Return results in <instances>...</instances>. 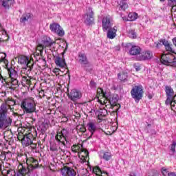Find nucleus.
Returning a JSON list of instances; mask_svg holds the SVG:
<instances>
[{
  "mask_svg": "<svg viewBox=\"0 0 176 176\" xmlns=\"http://www.w3.org/2000/svg\"><path fill=\"white\" fill-rule=\"evenodd\" d=\"M98 102L100 105H105L106 108H115L119 105L118 101L119 96L117 94H111L109 91H104V90L100 88L98 90Z\"/></svg>",
  "mask_w": 176,
  "mask_h": 176,
  "instance_id": "nucleus-1",
  "label": "nucleus"
},
{
  "mask_svg": "<svg viewBox=\"0 0 176 176\" xmlns=\"http://www.w3.org/2000/svg\"><path fill=\"white\" fill-rule=\"evenodd\" d=\"M21 108L23 113H34L36 111V105L33 99H25L21 102Z\"/></svg>",
  "mask_w": 176,
  "mask_h": 176,
  "instance_id": "nucleus-2",
  "label": "nucleus"
},
{
  "mask_svg": "<svg viewBox=\"0 0 176 176\" xmlns=\"http://www.w3.org/2000/svg\"><path fill=\"white\" fill-rule=\"evenodd\" d=\"M69 135V132L68 130L63 129L61 131L57 132L55 136V140L58 142V145H62V146H65L69 141H68V137Z\"/></svg>",
  "mask_w": 176,
  "mask_h": 176,
  "instance_id": "nucleus-3",
  "label": "nucleus"
},
{
  "mask_svg": "<svg viewBox=\"0 0 176 176\" xmlns=\"http://www.w3.org/2000/svg\"><path fill=\"white\" fill-rule=\"evenodd\" d=\"M131 96L133 98L135 102H140V100H142L144 96V89L142 86H134L131 91Z\"/></svg>",
  "mask_w": 176,
  "mask_h": 176,
  "instance_id": "nucleus-4",
  "label": "nucleus"
},
{
  "mask_svg": "<svg viewBox=\"0 0 176 176\" xmlns=\"http://www.w3.org/2000/svg\"><path fill=\"white\" fill-rule=\"evenodd\" d=\"M1 61L4 63L6 67H7V69L9 75L8 79H16L19 78V74H17V72H16V70H14V69H13V67H10V68L8 67V65L9 64V62L8 61V60H6V54H3V56L1 58Z\"/></svg>",
  "mask_w": 176,
  "mask_h": 176,
  "instance_id": "nucleus-5",
  "label": "nucleus"
},
{
  "mask_svg": "<svg viewBox=\"0 0 176 176\" xmlns=\"http://www.w3.org/2000/svg\"><path fill=\"white\" fill-rule=\"evenodd\" d=\"M50 30L52 31V32H54V34H56L58 36H64V35H65L64 29H63L60 24L57 23H53L50 24Z\"/></svg>",
  "mask_w": 176,
  "mask_h": 176,
  "instance_id": "nucleus-6",
  "label": "nucleus"
},
{
  "mask_svg": "<svg viewBox=\"0 0 176 176\" xmlns=\"http://www.w3.org/2000/svg\"><path fill=\"white\" fill-rule=\"evenodd\" d=\"M165 93L166 96V100L165 101V104H170L171 101L175 100L176 94L174 92V89L170 86L165 87Z\"/></svg>",
  "mask_w": 176,
  "mask_h": 176,
  "instance_id": "nucleus-7",
  "label": "nucleus"
},
{
  "mask_svg": "<svg viewBox=\"0 0 176 176\" xmlns=\"http://www.w3.org/2000/svg\"><path fill=\"white\" fill-rule=\"evenodd\" d=\"M153 57V53L151 51H146L140 52L138 55L136 56L135 59L137 61H146L151 60Z\"/></svg>",
  "mask_w": 176,
  "mask_h": 176,
  "instance_id": "nucleus-8",
  "label": "nucleus"
},
{
  "mask_svg": "<svg viewBox=\"0 0 176 176\" xmlns=\"http://www.w3.org/2000/svg\"><path fill=\"white\" fill-rule=\"evenodd\" d=\"M112 17H111L110 16L103 17L102 21V27L104 32L105 31H108L110 28H112Z\"/></svg>",
  "mask_w": 176,
  "mask_h": 176,
  "instance_id": "nucleus-9",
  "label": "nucleus"
},
{
  "mask_svg": "<svg viewBox=\"0 0 176 176\" xmlns=\"http://www.w3.org/2000/svg\"><path fill=\"white\" fill-rule=\"evenodd\" d=\"M161 63L164 65H174V55L171 54H163L161 56Z\"/></svg>",
  "mask_w": 176,
  "mask_h": 176,
  "instance_id": "nucleus-10",
  "label": "nucleus"
},
{
  "mask_svg": "<svg viewBox=\"0 0 176 176\" xmlns=\"http://www.w3.org/2000/svg\"><path fill=\"white\" fill-rule=\"evenodd\" d=\"M83 21L87 25L93 24V21H94V12H93L91 8H88L87 14H85L83 16Z\"/></svg>",
  "mask_w": 176,
  "mask_h": 176,
  "instance_id": "nucleus-11",
  "label": "nucleus"
},
{
  "mask_svg": "<svg viewBox=\"0 0 176 176\" xmlns=\"http://www.w3.org/2000/svg\"><path fill=\"white\" fill-rule=\"evenodd\" d=\"M78 63L84 67V69H85V71H87V68H86V67H90V63H89V60H87V56L85 53H78Z\"/></svg>",
  "mask_w": 176,
  "mask_h": 176,
  "instance_id": "nucleus-12",
  "label": "nucleus"
},
{
  "mask_svg": "<svg viewBox=\"0 0 176 176\" xmlns=\"http://www.w3.org/2000/svg\"><path fill=\"white\" fill-rule=\"evenodd\" d=\"M67 96L69 98L74 102L75 101H78V100H80V98H82V93L78 91V89H72Z\"/></svg>",
  "mask_w": 176,
  "mask_h": 176,
  "instance_id": "nucleus-13",
  "label": "nucleus"
},
{
  "mask_svg": "<svg viewBox=\"0 0 176 176\" xmlns=\"http://www.w3.org/2000/svg\"><path fill=\"white\" fill-rule=\"evenodd\" d=\"M5 82L11 90H14V89L19 87V80L17 78H7Z\"/></svg>",
  "mask_w": 176,
  "mask_h": 176,
  "instance_id": "nucleus-14",
  "label": "nucleus"
},
{
  "mask_svg": "<svg viewBox=\"0 0 176 176\" xmlns=\"http://www.w3.org/2000/svg\"><path fill=\"white\" fill-rule=\"evenodd\" d=\"M72 151L76 153L78 152L79 155H82V157H87L89 156V151L85 148H80V146L74 145L72 146Z\"/></svg>",
  "mask_w": 176,
  "mask_h": 176,
  "instance_id": "nucleus-15",
  "label": "nucleus"
},
{
  "mask_svg": "<svg viewBox=\"0 0 176 176\" xmlns=\"http://www.w3.org/2000/svg\"><path fill=\"white\" fill-rule=\"evenodd\" d=\"M56 45V42L52 40L50 37H44L40 44L41 46H43V48L45 47H53V45Z\"/></svg>",
  "mask_w": 176,
  "mask_h": 176,
  "instance_id": "nucleus-16",
  "label": "nucleus"
},
{
  "mask_svg": "<svg viewBox=\"0 0 176 176\" xmlns=\"http://www.w3.org/2000/svg\"><path fill=\"white\" fill-rule=\"evenodd\" d=\"M15 3V0H0L2 8L6 11L9 10V9H12Z\"/></svg>",
  "mask_w": 176,
  "mask_h": 176,
  "instance_id": "nucleus-17",
  "label": "nucleus"
},
{
  "mask_svg": "<svg viewBox=\"0 0 176 176\" xmlns=\"http://www.w3.org/2000/svg\"><path fill=\"white\" fill-rule=\"evenodd\" d=\"M60 173L63 176H76V172L75 170L70 167H63L61 169Z\"/></svg>",
  "mask_w": 176,
  "mask_h": 176,
  "instance_id": "nucleus-18",
  "label": "nucleus"
},
{
  "mask_svg": "<svg viewBox=\"0 0 176 176\" xmlns=\"http://www.w3.org/2000/svg\"><path fill=\"white\" fill-rule=\"evenodd\" d=\"M32 68H34V62H30L26 65V67H23L21 70V75L23 76V75H30L31 74V71H32Z\"/></svg>",
  "mask_w": 176,
  "mask_h": 176,
  "instance_id": "nucleus-19",
  "label": "nucleus"
},
{
  "mask_svg": "<svg viewBox=\"0 0 176 176\" xmlns=\"http://www.w3.org/2000/svg\"><path fill=\"white\" fill-rule=\"evenodd\" d=\"M12 124V120L6 118V116H0V128L9 127Z\"/></svg>",
  "mask_w": 176,
  "mask_h": 176,
  "instance_id": "nucleus-20",
  "label": "nucleus"
},
{
  "mask_svg": "<svg viewBox=\"0 0 176 176\" xmlns=\"http://www.w3.org/2000/svg\"><path fill=\"white\" fill-rule=\"evenodd\" d=\"M87 127L88 129V131L91 133V135L89 138H91V136H93L94 135V133L97 131V123L94 122H89L87 125Z\"/></svg>",
  "mask_w": 176,
  "mask_h": 176,
  "instance_id": "nucleus-21",
  "label": "nucleus"
},
{
  "mask_svg": "<svg viewBox=\"0 0 176 176\" xmlns=\"http://www.w3.org/2000/svg\"><path fill=\"white\" fill-rule=\"evenodd\" d=\"M54 63L59 68H67V63H65V59L62 58L60 56H57L54 59Z\"/></svg>",
  "mask_w": 176,
  "mask_h": 176,
  "instance_id": "nucleus-22",
  "label": "nucleus"
},
{
  "mask_svg": "<svg viewBox=\"0 0 176 176\" xmlns=\"http://www.w3.org/2000/svg\"><path fill=\"white\" fill-rule=\"evenodd\" d=\"M18 63L21 65H28L30 63H34V61L30 60V58L24 55H21L18 57Z\"/></svg>",
  "mask_w": 176,
  "mask_h": 176,
  "instance_id": "nucleus-23",
  "label": "nucleus"
},
{
  "mask_svg": "<svg viewBox=\"0 0 176 176\" xmlns=\"http://www.w3.org/2000/svg\"><path fill=\"white\" fill-rule=\"evenodd\" d=\"M107 36L109 39H115L116 38V32L118 31V27L115 26L107 30Z\"/></svg>",
  "mask_w": 176,
  "mask_h": 176,
  "instance_id": "nucleus-24",
  "label": "nucleus"
},
{
  "mask_svg": "<svg viewBox=\"0 0 176 176\" xmlns=\"http://www.w3.org/2000/svg\"><path fill=\"white\" fill-rule=\"evenodd\" d=\"M35 140L34 135L32 133H28L25 135L23 142L25 144V146H30L32 144V142Z\"/></svg>",
  "mask_w": 176,
  "mask_h": 176,
  "instance_id": "nucleus-25",
  "label": "nucleus"
},
{
  "mask_svg": "<svg viewBox=\"0 0 176 176\" xmlns=\"http://www.w3.org/2000/svg\"><path fill=\"white\" fill-rule=\"evenodd\" d=\"M30 163H32V164H30L28 165V171H31V170H32L36 168V167H38V164H39V163L38 162V160H35V159H34V158H30Z\"/></svg>",
  "mask_w": 176,
  "mask_h": 176,
  "instance_id": "nucleus-26",
  "label": "nucleus"
},
{
  "mask_svg": "<svg viewBox=\"0 0 176 176\" xmlns=\"http://www.w3.org/2000/svg\"><path fill=\"white\" fill-rule=\"evenodd\" d=\"M8 109H12V107H9V105L6 104H1L0 107V116H6V113H8Z\"/></svg>",
  "mask_w": 176,
  "mask_h": 176,
  "instance_id": "nucleus-27",
  "label": "nucleus"
},
{
  "mask_svg": "<svg viewBox=\"0 0 176 176\" xmlns=\"http://www.w3.org/2000/svg\"><path fill=\"white\" fill-rule=\"evenodd\" d=\"M34 56L36 58H38L40 56L41 57H43V47L40 44L36 47Z\"/></svg>",
  "mask_w": 176,
  "mask_h": 176,
  "instance_id": "nucleus-28",
  "label": "nucleus"
},
{
  "mask_svg": "<svg viewBox=\"0 0 176 176\" xmlns=\"http://www.w3.org/2000/svg\"><path fill=\"white\" fill-rule=\"evenodd\" d=\"M129 53L131 56H138L141 53V48L139 46H132Z\"/></svg>",
  "mask_w": 176,
  "mask_h": 176,
  "instance_id": "nucleus-29",
  "label": "nucleus"
},
{
  "mask_svg": "<svg viewBox=\"0 0 176 176\" xmlns=\"http://www.w3.org/2000/svg\"><path fill=\"white\" fill-rule=\"evenodd\" d=\"M32 17V14L30 13H25L22 15V16L20 19V23H22V24H25L26 21H28Z\"/></svg>",
  "mask_w": 176,
  "mask_h": 176,
  "instance_id": "nucleus-30",
  "label": "nucleus"
},
{
  "mask_svg": "<svg viewBox=\"0 0 176 176\" xmlns=\"http://www.w3.org/2000/svg\"><path fill=\"white\" fill-rule=\"evenodd\" d=\"M102 159L106 162H108L112 159V153L111 152H104L103 153Z\"/></svg>",
  "mask_w": 176,
  "mask_h": 176,
  "instance_id": "nucleus-31",
  "label": "nucleus"
},
{
  "mask_svg": "<svg viewBox=\"0 0 176 176\" xmlns=\"http://www.w3.org/2000/svg\"><path fill=\"white\" fill-rule=\"evenodd\" d=\"M107 109H108V107L105 106L100 109L99 110L100 116H107V115H108V111H107Z\"/></svg>",
  "mask_w": 176,
  "mask_h": 176,
  "instance_id": "nucleus-32",
  "label": "nucleus"
},
{
  "mask_svg": "<svg viewBox=\"0 0 176 176\" xmlns=\"http://www.w3.org/2000/svg\"><path fill=\"white\" fill-rule=\"evenodd\" d=\"M118 8L120 10H126L129 8V5L125 1H120Z\"/></svg>",
  "mask_w": 176,
  "mask_h": 176,
  "instance_id": "nucleus-33",
  "label": "nucleus"
},
{
  "mask_svg": "<svg viewBox=\"0 0 176 176\" xmlns=\"http://www.w3.org/2000/svg\"><path fill=\"white\" fill-rule=\"evenodd\" d=\"M120 80H126L127 79V72H122L118 74Z\"/></svg>",
  "mask_w": 176,
  "mask_h": 176,
  "instance_id": "nucleus-34",
  "label": "nucleus"
},
{
  "mask_svg": "<svg viewBox=\"0 0 176 176\" xmlns=\"http://www.w3.org/2000/svg\"><path fill=\"white\" fill-rule=\"evenodd\" d=\"M6 105H8V107H12L13 105H16V101H14V100L8 98L6 100Z\"/></svg>",
  "mask_w": 176,
  "mask_h": 176,
  "instance_id": "nucleus-35",
  "label": "nucleus"
},
{
  "mask_svg": "<svg viewBox=\"0 0 176 176\" xmlns=\"http://www.w3.org/2000/svg\"><path fill=\"white\" fill-rule=\"evenodd\" d=\"M28 169L25 167L22 166V168L19 170V172L16 173V176H24V174H26Z\"/></svg>",
  "mask_w": 176,
  "mask_h": 176,
  "instance_id": "nucleus-36",
  "label": "nucleus"
},
{
  "mask_svg": "<svg viewBox=\"0 0 176 176\" xmlns=\"http://www.w3.org/2000/svg\"><path fill=\"white\" fill-rule=\"evenodd\" d=\"M93 173L98 176H102V172L101 171V169H100V168L98 166H96L93 168Z\"/></svg>",
  "mask_w": 176,
  "mask_h": 176,
  "instance_id": "nucleus-37",
  "label": "nucleus"
},
{
  "mask_svg": "<svg viewBox=\"0 0 176 176\" xmlns=\"http://www.w3.org/2000/svg\"><path fill=\"white\" fill-rule=\"evenodd\" d=\"M138 14L137 13H130L129 14V19H131V21H134V20H136Z\"/></svg>",
  "mask_w": 176,
  "mask_h": 176,
  "instance_id": "nucleus-38",
  "label": "nucleus"
},
{
  "mask_svg": "<svg viewBox=\"0 0 176 176\" xmlns=\"http://www.w3.org/2000/svg\"><path fill=\"white\" fill-rule=\"evenodd\" d=\"M129 38H132L133 39H135L137 38V33L134 30H131L129 33Z\"/></svg>",
  "mask_w": 176,
  "mask_h": 176,
  "instance_id": "nucleus-39",
  "label": "nucleus"
},
{
  "mask_svg": "<svg viewBox=\"0 0 176 176\" xmlns=\"http://www.w3.org/2000/svg\"><path fill=\"white\" fill-rule=\"evenodd\" d=\"M24 138H25V135L23 133H20L18 134V140H19V141H23V142Z\"/></svg>",
  "mask_w": 176,
  "mask_h": 176,
  "instance_id": "nucleus-40",
  "label": "nucleus"
},
{
  "mask_svg": "<svg viewBox=\"0 0 176 176\" xmlns=\"http://www.w3.org/2000/svg\"><path fill=\"white\" fill-rule=\"evenodd\" d=\"M60 72H64V71L60 70V69H58V68H55V69H54V70H53L54 74H56V76H58V75H60Z\"/></svg>",
  "mask_w": 176,
  "mask_h": 176,
  "instance_id": "nucleus-41",
  "label": "nucleus"
},
{
  "mask_svg": "<svg viewBox=\"0 0 176 176\" xmlns=\"http://www.w3.org/2000/svg\"><path fill=\"white\" fill-rule=\"evenodd\" d=\"M50 149L52 152H57V151H58L57 146H56L55 144L51 145L50 147Z\"/></svg>",
  "mask_w": 176,
  "mask_h": 176,
  "instance_id": "nucleus-42",
  "label": "nucleus"
},
{
  "mask_svg": "<svg viewBox=\"0 0 176 176\" xmlns=\"http://www.w3.org/2000/svg\"><path fill=\"white\" fill-rule=\"evenodd\" d=\"M165 49L167 52H170V53H174V51H173V47H171V45H168L165 47Z\"/></svg>",
  "mask_w": 176,
  "mask_h": 176,
  "instance_id": "nucleus-43",
  "label": "nucleus"
},
{
  "mask_svg": "<svg viewBox=\"0 0 176 176\" xmlns=\"http://www.w3.org/2000/svg\"><path fill=\"white\" fill-rule=\"evenodd\" d=\"M161 43L165 47H166V46H167L170 44V43H168V41H167L166 39H161Z\"/></svg>",
  "mask_w": 176,
  "mask_h": 176,
  "instance_id": "nucleus-44",
  "label": "nucleus"
},
{
  "mask_svg": "<svg viewBox=\"0 0 176 176\" xmlns=\"http://www.w3.org/2000/svg\"><path fill=\"white\" fill-rule=\"evenodd\" d=\"M154 45H155V47H157V49H160V47L163 46L161 40H160L158 43H155Z\"/></svg>",
  "mask_w": 176,
  "mask_h": 176,
  "instance_id": "nucleus-45",
  "label": "nucleus"
},
{
  "mask_svg": "<svg viewBox=\"0 0 176 176\" xmlns=\"http://www.w3.org/2000/svg\"><path fill=\"white\" fill-rule=\"evenodd\" d=\"M162 175L166 176V175H168V170H167V169H166V168H162Z\"/></svg>",
  "mask_w": 176,
  "mask_h": 176,
  "instance_id": "nucleus-46",
  "label": "nucleus"
},
{
  "mask_svg": "<svg viewBox=\"0 0 176 176\" xmlns=\"http://www.w3.org/2000/svg\"><path fill=\"white\" fill-rule=\"evenodd\" d=\"M176 142H173L170 146V151L175 152Z\"/></svg>",
  "mask_w": 176,
  "mask_h": 176,
  "instance_id": "nucleus-47",
  "label": "nucleus"
},
{
  "mask_svg": "<svg viewBox=\"0 0 176 176\" xmlns=\"http://www.w3.org/2000/svg\"><path fill=\"white\" fill-rule=\"evenodd\" d=\"M134 68L135 71H141V66L137 63L134 65Z\"/></svg>",
  "mask_w": 176,
  "mask_h": 176,
  "instance_id": "nucleus-48",
  "label": "nucleus"
},
{
  "mask_svg": "<svg viewBox=\"0 0 176 176\" xmlns=\"http://www.w3.org/2000/svg\"><path fill=\"white\" fill-rule=\"evenodd\" d=\"M169 3L172 6H176V0H169Z\"/></svg>",
  "mask_w": 176,
  "mask_h": 176,
  "instance_id": "nucleus-49",
  "label": "nucleus"
},
{
  "mask_svg": "<svg viewBox=\"0 0 176 176\" xmlns=\"http://www.w3.org/2000/svg\"><path fill=\"white\" fill-rule=\"evenodd\" d=\"M30 145L31 146V148H32L33 149H35V148H36V143H34V141L32 142V144Z\"/></svg>",
  "mask_w": 176,
  "mask_h": 176,
  "instance_id": "nucleus-50",
  "label": "nucleus"
},
{
  "mask_svg": "<svg viewBox=\"0 0 176 176\" xmlns=\"http://www.w3.org/2000/svg\"><path fill=\"white\" fill-rule=\"evenodd\" d=\"M43 126H44V128L42 129V130H43V131H45V130H47V127H48L47 124H43Z\"/></svg>",
  "mask_w": 176,
  "mask_h": 176,
  "instance_id": "nucleus-51",
  "label": "nucleus"
},
{
  "mask_svg": "<svg viewBox=\"0 0 176 176\" xmlns=\"http://www.w3.org/2000/svg\"><path fill=\"white\" fill-rule=\"evenodd\" d=\"M90 86H91V87H95V86H96V83H95V82L94 81H91L90 82Z\"/></svg>",
  "mask_w": 176,
  "mask_h": 176,
  "instance_id": "nucleus-52",
  "label": "nucleus"
},
{
  "mask_svg": "<svg viewBox=\"0 0 176 176\" xmlns=\"http://www.w3.org/2000/svg\"><path fill=\"white\" fill-rule=\"evenodd\" d=\"M129 176H137V173L134 172H131Z\"/></svg>",
  "mask_w": 176,
  "mask_h": 176,
  "instance_id": "nucleus-53",
  "label": "nucleus"
},
{
  "mask_svg": "<svg viewBox=\"0 0 176 176\" xmlns=\"http://www.w3.org/2000/svg\"><path fill=\"white\" fill-rule=\"evenodd\" d=\"M168 176H176V175H175V173H170L168 174Z\"/></svg>",
  "mask_w": 176,
  "mask_h": 176,
  "instance_id": "nucleus-54",
  "label": "nucleus"
},
{
  "mask_svg": "<svg viewBox=\"0 0 176 176\" xmlns=\"http://www.w3.org/2000/svg\"><path fill=\"white\" fill-rule=\"evenodd\" d=\"M2 34H3V35H7L6 34V30H2Z\"/></svg>",
  "mask_w": 176,
  "mask_h": 176,
  "instance_id": "nucleus-55",
  "label": "nucleus"
},
{
  "mask_svg": "<svg viewBox=\"0 0 176 176\" xmlns=\"http://www.w3.org/2000/svg\"><path fill=\"white\" fill-rule=\"evenodd\" d=\"M58 149H60L63 152V146H60Z\"/></svg>",
  "mask_w": 176,
  "mask_h": 176,
  "instance_id": "nucleus-56",
  "label": "nucleus"
},
{
  "mask_svg": "<svg viewBox=\"0 0 176 176\" xmlns=\"http://www.w3.org/2000/svg\"><path fill=\"white\" fill-rule=\"evenodd\" d=\"M52 51V52H53V51H54V52H56V48H54V47H53Z\"/></svg>",
  "mask_w": 176,
  "mask_h": 176,
  "instance_id": "nucleus-57",
  "label": "nucleus"
},
{
  "mask_svg": "<svg viewBox=\"0 0 176 176\" xmlns=\"http://www.w3.org/2000/svg\"><path fill=\"white\" fill-rule=\"evenodd\" d=\"M148 98L151 100V98H152V96H151V95H148Z\"/></svg>",
  "mask_w": 176,
  "mask_h": 176,
  "instance_id": "nucleus-58",
  "label": "nucleus"
},
{
  "mask_svg": "<svg viewBox=\"0 0 176 176\" xmlns=\"http://www.w3.org/2000/svg\"><path fill=\"white\" fill-rule=\"evenodd\" d=\"M66 69H67V71H66V73H65V75H66V74L67 73V72H69V70H68V69L66 67Z\"/></svg>",
  "mask_w": 176,
  "mask_h": 176,
  "instance_id": "nucleus-59",
  "label": "nucleus"
},
{
  "mask_svg": "<svg viewBox=\"0 0 176 176\" xmlns=\"http://www.w3.org/2000/svg\"><path fill=\"white\" fill-rule=\"evenodd\" d=\"M0 78H2V75L1 74V69H0Z\"/></svg>",
  "mask_w": 176,
  "mask_h": 176,
  "instance_id": "nucleus-60",
  "label": "nucleus"
},
{
  "mask_svg": "<svg viewBox=\"0 0 176 176\" xmlns=\"http://www.w3.org/2000/svg\"><path fill=\"white\" fill-rule=\"evenodd\" d=\"M2 170V166L0 165V171Z\"/></svg>",
  "mask_w": 176,
  "mask_h": 176,
  "instance_id": "nucleus-61",
  "label": "nucleus"
},
{
  "mask_svg": "<svg viewBox=\"0 0 176 176\" xmlns=\"http://www.w3.org/2000/svg\"><path fill=\"white\" fill-rule=\"evenodd\" d=\"M160 2H164V1H166V0H160Z\"/></svg>",
  "mask_w": 176,
  "mask_h": 176,
  "instance_id": "nucleus-62",
  "label": "nucleus"
},
{
  "mask_svg": "<svg viewBox=\"0 0 176 176\" xmlns=\"http://www.w3.org/2000/svg\"><path fill=\"white\" fill-rule=\"evenodd\" d=\"M24 79H27V76H23Z\"/></svg>",
  "mask_w": 176,
  "mask_h": 176,
  "instance_id": "nucleus-63",
  "label": "nucleus"
},
{
  "mask_svg": "<svg viewBox=\"0 0 176 176\" xmlns=\"http://www.w3.org/2000/svg\"><path fill=\"white\" fill-rule=\"evenodd\" d=\"M118 109V108H116L115 110L116 111Z\"/></svg>",
  "mask_w": 176,
  "mask_h": 176,
  "instance_id": "nucleus-64",
  "label": "nucleus"
}]
</instances>
